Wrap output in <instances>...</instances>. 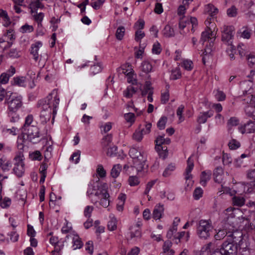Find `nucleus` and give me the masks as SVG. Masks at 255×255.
I'll return each mask as SVG.
<instances>
[{"label":"nucleus","mask_w":255,"mask_h":255,"mask_svg":"<svg viewBox=\"0 0 255 255\" xmlns=\"http://www.w3.org/2000/svg\"><path fill=\"white\" fill-rule=\"evenodd\" d=\"M213 115V112L208 111L207 112H201L198 117L197 121L199 124L205 123L208 118L211 117Z\"/></svg>","instance_id":"2eb2a0df"},{"label":"nucleus","mask_w":255,"mask_h":255,"mask_svg":"<svg viewBox=\"0 0 255 255\" xmlns=\"http://www.w3.org/2000/svg\"><path fill=\"white\" fill-rule=\"evenodd\" d=\"M143 134H144L141 130H136L133 133L132 138L137 142H140L143 138Z\"/></svg>","instance_id":"c756f323"},{"label":"nucleus","mask_w":255,"mask_h":255,"mask_svg":"<svg viewBox=\"0 0 255 255\" xmlns=\"http://www.w3.org/2000/svg\"><path fill=\"white\" fill-rule=\"evenodd\" d=\"M152 51L153 53L156 54H159L161 52V48L158 42H156L153 44Z\"/></svg>","instance_id":"680f3d73"},{"label":"nucleus","mask_w":255,"mask_h":255,"mask_svg":"<svg viewBox=\"0 0 255 255\" xmlns=\"http://www.w3.org/2000/svg\"><path fill=\"white\" fill-rule=\"evenodd\" d=\"M13 93L10 91L7 92L4 89H0V101H2L4 98L6 99V98L9 97V96H12Z\"/></svg>","instance_id":"ea45409f"},{"label":"nucleus","mask_w":255,"mask_h":255,"mask_svg":"<svg viewBox=\"0 0 255 255\" xmlns=\"http://www.w3.org/2000/svg\"><path fill=\"white\" fill-rule=\"evenodd\" d=\"M175 168V166L173 164H170L168 166L165 168V170L163 172V176L164 177H167L170 175L171 173V172L173 171Z\"/></svg>","instance_id":"58836bf2"},{"label":"nucleus","mask_w":255,"mask_h":255,"mask_svg":"<svg viewBox=\"0 0 255 255\" xmlns=\"http://www.w3.org/2000/svg\"><path fill=\"white\" fill-rule=\"evenodd\" d=\"M238 224L232 221L229 218L228 219L226 223H225L223 229L219 230L218 232L215 235V238L217 240H220L230 234L231 231L234 228H237Z\"/></svg>","instance_id":"20e7f679"},{"label":"nucleus","mask_w":255,"mask_h":255,"mask_svg":"<svg viewBox=\"0 0 255 255\" xmlns=\"http://www.w3.org/2000/svg\"><path fill=\"white\" fill-rule=\"evenodd\" d=\"M205 11L208 14L213 16L218 13V9L213 4L210 3L205 6Z\"/></svg>","instance_id":"b1692460"},{"label":"nucleus","mask_w":255,"mask_h":255,"mask_svg":"<svg viewBox=\"0 0 255 255\" xmlns=\"http://www.w3.org/2000/svg\"><path fill=\"white\" fill-rule=\"evenodd\" d=\"M202 195L203 190L201 188L198 187L195 189L193 193V197L195 199L198 200L202 196Z\"/></svg>","instance_id":"4d7b16f0"},{"label":"nucleus","mask_w":255,"mask_h":255,"mask_svg":"<svg viewBox=\"0 0 255 255\" xmlns=\"http://www.w3.org/2000/svg\"><path fill=\"white\" fill-rule=\"evenodd\" d=\"M185 70L190 71L193 69V64L191 60H185L181 65Z\"/></svg>","instance_id":"37998d69"},{"label":"nucleus","mask_w":255,"mask_h":255,"mask_svg":"<svg viewBox=\"0 0 255 255\" xmlns=\"http://www.w3.org/2000/svg\"><path fill=\"white\" fill-rule=\"evenodd\" d=\"M52 98V93L50 94L46 98L47 102L46 100H42L40 101L38 103L39 107H41L43 111H47L48 112V116L49 117L51 114V106H50L49 101Z\"/></svg>","instance_id":"f8f14e48"},{"label":"nucleus","mask_w":255,"mask_h":255,"mask_svg":"<svg viewBox=\"0 0 255 255\" xmlns=\"http://www.w3.org/2000/svg\"><path fill=\"white\" fill-rule=\"evenodd\" d=\"M229 146L231 149H236L240 147V143L235 139H232L229 142Z\"/></svg>","instance_id":"13d9d810"},{"label":"nucleus","mask_w":255,"mask_h":255,"mask_svg":"<svg viewBox=\"0 0 255 255\" xmlns=\"http://www.w3.org/2000/svg\"><path fill=\"white\" fill-rule=\"evenodd\" d=\"M167 121V118L166 117H162L157 124L158 128L160 130L164 129Z\"/></svg>","instance_id":"e433bc0d"},{"label":"nucleus","mask_w":255,"mask_h":255,"mask_svg":"<svg viewBox=\"0 0 255 255\" xmlns=\"http://www.w3.org/2000/svg\"><path fill=\"white\" fill-rule=\"evenodd\" d=\"M22 133L26 135L27 139L32 143H36L39 141V128L35 126L29 127L22 130Z\"/></svg>","instance_id":"423d86ee"},{"label":"nucleus","mask_w":255,"mask_h":255,"mask_svg":"<svg viewBox=\"0 0 255 255\" xmlns=\"http://www.w3.org/2000/svg\"><path fill=\"white\" fill-rule=\"evenodd\" d=\"M194 167L193 160L190 157L187 160V167L186 169V176L185 179L186 180L187 187L190 188L193 184V181L191 180L192 175L191 172Z\"/></svg>","instance_id":"9d476101"},{"label":"nucleus","mask_w":255,"mask_h":255,"mask_svg":"<svg viewBox=\"0 0 255 255\" xmlns=\"http://www.w3.org/2000/svg\"><path fill=\"white\" fill-rule=\"evenodd\" d=\"M33 120V116L31 115H28L25 118V124L22 128V130L28 128L29 127H32L33 125H31V124Z\"/></svg>","instance_id":"a19ab883"},{"label":"nucleus","mask_w":255,"mask_h":255,"mask_svg":"<svg viewBox=\"0 0 255 255\" xmlns=\"http://www.w3.org/2000/svg\"><path fill=\"white\" fill-rule=\"evenodd\" d=\"M145 36L144 32L140 30H138L135 33V40L137 42H140L141 39L143 38Z\"/></svg>","instance_id":"052dcab7"},{"label":"nucleus","mask_w":255,"mask_h":255,"mask_svg":"<svg viewBox=\"0 0 255 255\" xmlns=\"http://www.w3.org/2000/svg\"><path fill=\"white\" fill-rule=\"evenodd\" d=\"M221 248L224 255H236L239 248L237 245L227 241L224 242Z\"/></svg>","instance_id":"1a4fd4ad"},{"label":"nucleus","mask_w":255,"mask_h":255,"mask_svg":"<svg viewBox=\"0 0 255 255\" xmlns=\"http://www.w3.org/2000/svg\"><path fill=\"white\" fill-rule=\"evenodd\" d=\"M5 103L8 107V114L12 115L16 113L22 106L21 98L19 96H15L12 95L6 98Z\"/></svg>","instance_id":"7ed1b4c3"},{"label":"nucleus","mask_w":255,"mask_h":255,"mask_svg":"<svg viewBox=\"0 0 255 255\" xmlns=\"http://www.w3.org/2000/svg\"><path fill=\"white\" fill-rule=\"evenodd\" d=\"M249 65L251 67H254L255 68V55L252 54H248L246 55Z\"/></svg>","instance_id":"3c124183"},{"label":"nucleus","mask_w":255,"mask_h":255,"mask_svg":"<svg viewBox=\"0 0 255 255\" xmlns=\"http://www.w3.org/2000/svg\"><path fill=\"white\" fill-rule=\"evenodd\" d=\"M73 246L75 247L74 249H80L82 247L83 244L82 242L79 239L78 237L73 238Z\"/></svg>","instance_id":"69168bd1"},{"label":"nucleus","mask_w":255,"mask_h":255,"mask_svg":"<svg viewBox=\"0 0 255 255\" xmlns=\"http://www.w3.org/2000/svg\"><path fill=\"white\" fill-rule=\"evenodd\" d=\"M211 172L209 171H203L201 173L200 178V183L202 186H205L206 185V183L209 181L211 178Z\"/></svg>","instance_id":"4be33fe9"},{"label":"nucleus","mask_w":255,"mask_h":255,"mask_svg":"<svg viewBox=\"0 0 255 255\" xmlns=\"http://www.w3.org/2000/svg\"><path fill=\"white\" fill-rule=\"evenodd\" d=\"M155 142L156 143L155 148L157 151H159L163 147V144H169L170 143V139L169 138H165L164 135H158Z\"/></svg>","instance_id":"ddd939ff"},{"label":"nucleus","mask_w":255,"mask_h":255,"mask_svg":"<svg viewBox=\"0 0 255 255\" xmlns=\"http://www.w3.org/2000/svg\"><path fill=\"white\" fill-rule=\"evenodd\" d=\"M236 229L234 228V230L231 231L230 234L227 236L226 241L241 248L243 243V234L241 231Z\"/></svg>","instance_id":"39448f33"},{"label":"nucleus","mask_w":255,"mask_h":255,"mask_svg":"<svg viewBox=\"0 0 255 255\" xmlns=\"http://www.w3.org/2000/svg\"><path fill=\"white\" fill-rule=\"evenodd\" d=\"M164 211L163 205L159 204L155 206L153 211L152 217L155 220L160 219Z\"/></svg>","instance_id":"412c9836"},{"label":"nucleus","mask_w":255,"mask_h":255,"mask_svg":"<svg viewBox=\"0 0 255 255\" xmlns=\"http://www.w3.org/2000/svg\"><path fill=\"white\" fill-rule=\"evenodd\" d=\"M152 66L151 64L147 61H143L140 66V70L145 74H148L152 70Z\"/></svg>","instance_id":"393cba45"},{"label":"nucleus","mask_w":255,"mask_h":255,"mask_svg":"<svg viewBox=\"0 0 255 255\" xmlns=\"http://www.w3.org/2000/svg\"><path fill=\"white\" fill-rule=\"evenodd\" d=\"M133 73L131 72H129L127 74L128 82L131 83L132 85H137V82L136 79L133 77Z\"/></svg>","instance_id":"e2e57ef3"},{"label":"nucleus","mask_w":255,"mask_h":255,"mask_svg":"<svg viewBox=\"0 0 255 255\" xmlns=\"http://www.w3.org/2000/svg\"><path fill=\"white\" fill-rule=\"evenodd\" d=\"M99 186L98 190H97L95 195V196L98 198L103 197L104 195L108 193L107 191L108 186L106 183H102L99 181Z\"/></svg>","instance_id":"f3484780"},{"label":"nucleus","mask_w":255,"mask_h":255,"mask_svg":"<svg viewBox=\"0 0 255 255\" xmlns=\"http://www.w3.org/2000/svg\"><path fill=\"white\" fill-rule=\"evenodd\" d=\"M9 76L7 73H3L0 76V83L2 84L7 83L9 79Z\"/></svg>","instance_id":"bf43d9fd"},{"label":"nucleus","mask_w":255,"mask_h":255,"mask_svg":"<svg viewBox=\"0 0 255 255\" xmlns=\"http://www.w3.org/2000/svg\"><path fill=\"white\" fill-rule=\"evenodd\" d=\"M109 197L110 195L108 193L104 195L103 197L99 198L100 199V204L104 208L108 207L110 204Z\"/></svg>","instance_id":"bb28decb"},{"label":"nucleus","mask_w":255,"mask_h":255,"mask_svg":"<svg viewBox=\"0 0 255 255\" xmlns=\"http://www.w3.org/2000/svg\"><path fill=\"white\" fill-rule=\"evenodd\" d=\"M28 7L31 9V12L33 13L36 12L38 8H43L44 5L38 0H33L29 1Z\"/></svg>","instance_id":"a211bd4d"},{"label":"nucleus","mask_w":255,"mask_h":255,"mask_svg":"<svg viewBox=\"0 0 255 255\" xmlns=\"http://www.w3.org/2000/svg\"><path fill=\"white\" fill-rule=\"evenodd\" d=\"M42 45V43L40 41H37L31 45L30 53L33 56V58L35 61H37L38 59V51Z\"/></svg>","instance_id":"6ab92c4d"},{"label":"nucleus","mask_w":255,"mask_h":255,"mask_svg":"<svg viewBox=\"0 0 255 255\" xmlns=\"http://www.w3.org/2000/svg\"><path fill=\"white\" fill-rule=\"evenodd\" d=\"M213 35V34L211 29L207 27V29L202 33L200 41L202 42V44H203L204 42L209 39L212 40V39L214 38Z\"/></svg>","instance_id":"aec40b11"},{"label":"nucleus","mask_w":255,"mask_h":255,"mask_svg":"<svg viewBox=\"0 0 255 255\" xmlns=\"http://www.w3.org/2000/svg\"><path fill=\"white\" fill-rule=\"evenodd\" d=\"M166 90L165 92L161 94V102L162 104H165L168 101L169 98V93L168 90L169 85L166 86Z\"/></svg>","instance_id":"f704fd0d"},{"label":"nucleus","mask_w":255,"mask_h":255,"mask_svg":"<svg viewBox=\"0 0 255 255\" xmlns=\"http://www.w3.org/2000/svg\"><path fill=\"white\" fill-rule=\"evenodd\" d=\"M136 92V89L131 86L128 87L126 91L124 92V95L127 98H130L132 96L133 94Z\"/></svg>","instance_id":"2f4dec72"},{"label":"nucleus","mask_w":255,"mask_h":255,"mask_svg":"<svg viewBox=\"0 0 255 255\" xmlns=\"http://www.w3.org/2000/svg\"><path fill=\"white\" fill-rule=\"evenodd\" d=\"M223 163L224 165H229L232 162L231 156L227 153H224L222 157Z\"/></svg>","instance_id":"864d4df0"},{"label":"nucleus","mask_w":255,"mask_h":255,"mask_svg":"<svg viewBox=\"0 0 255 255\" xmlns=\"http://www.w3.org/2000/svg\"><path fill=\"white\" fill-rule=\"evenodd\" d=\"M44 17V14L42 12H40L39 13H36V14L34 15V18L35 21L38 24V26H41L42 24L41 22L43 19Z\"/></svg>","instance_id":"09e8293b"},{"label":"nucleus","mask_w":255,"mask_h":255,"mask_svg":"<svg viewBox=\"0 0 255 255\" xmlns=\"http://www.w3.org/2000/svg\"><path fill=\"white\" fill-rule=\"evenodd\" d=\"M239 123V120L235 117H232L228 121L227 127L228 130H230L232 127L237 126Z\"/></svg>","instance_id":"7c9ffc66"},{"label":"nucleus","mask_w":255,"mask_h":255,"mask_svg":"<svg viewBox=\"0 0 255 255\" xmlns=\"http://www.w3.org/2000/svg\"><path fill=\"white\" fill-rule=\"evenodd\" d=\"M34 28L32 25L25 24L21 27V31L22 33L31 32L33 31Z\"/></svg>","instance_id":"0e129e2a"},{"label":"nucleus","mask_w":255,"mask_h":255,"mask_svg":"<svg viewBox=\"0 0 255 255\" xmlns=\"http://www.w3.org/2000/svg\"><path fill=\"white\" fill-rule=\"evenodd\" d=\"M105 0H92L91 3V6L95 9H98L104 3Z\"/></svg>","instance_id":"49530a36"},{"label":"nucleus","mask_w":255,"mask_h":255,"mask_svg":"<svg viewBox=\"0 0 255 255\" xmlns=\"http://www.w3.org/2000/svg\"><path fill=\"white\" fill-rule=\"evenodd\" d=\"M14 160L15 162L13 170L16 175L18 177H21L24 172V163L23 162V155L19 154L16 155Z\"/></svg>","instance_id":"0eeeda50"},{"label":"nucleus","mask_w":255,"mask_h":255,"mask_svg":"<svg viewBox=\"0 0 255 255\" xmlns=\"http://www.w3.org/2000/svg\"><path fill=\"white\" fill-rule=\"evenodd\" d=\"M94 207L92 206H87L84 210V216L89 218L91 217V213L93 212Z\"/></svg>","instance_id":"338daca9"},{"label":"nucleus","mask_w":255,"mask_h":255,"mask_svg":"<svg viewBox=\"0 0 255 255\" xmlns=\"http://www.w3.org/2000/svg\"><path fill=\"white\" fill-rule=\"evenodd\" d=\"M163 34L166 37H170L174 36L173 29L169 25H166L163 30Z\"/></svg>","instance_id":"cd10ccee"},{"label":"nucleus","mask_w":255,"mask_h":255,"mask_svg":"<svg viewBox=\"0 0 255 255\" xmlns=\"http://www.w3.org/2000/svg\"><path fill=\"white\" fill-rule=\"evenodd\" d=\"M239 130L242 133H244L246 131L248 133H253L255 131V118L249 121L244 126L239 128Z\"/></svg>","instance_id":"9b49d317"},{"label":"nucleus","mask_w":255,"mask_h":255,"mask_svg":"<svg viewBox=\"0 0 255 255\" xmlns=\"http://www.w3.org/2000/svg\"><path fill=\"white\" fill-rule=\"evenodd\" d=\"M215 247L214 243L210 242L205 246V251L212 253L215 250Z\"/></svg>","instance_id":"774afa93"},{"label":"nucleus","mask_w":255,"mask_h":255,"mask_svg":"<svg viewBox=\"0 0 255 255\" xmlns=\"http://www.w3.org/2000/svg\"><path fill=\"white\" fill-rule=\"evenodd\" d=\"M245 200L243 197L235 196L233 198V202L234 205L242 206L244 205Z\"/></svg>","instance_id":"c85d7f7f"},{"label":"nucleus","mask_w":255,"mask_h":255,"mask_svg":"<svg viewBox=\"0 0 255 255\" xmlns=\"http://www.w3.org/2000/svg\"><path fill=\"white\" fill-rule=\"evenodd\" d=\"M246 115L249 117H253L255 115V106L251 105L247 106L245 108Z\"/></svg>","instance_id":"4c0bfd02"},{"label":"nucleus","mask_w":255,"mask_h":255,"mask_svg":"<svg viewBox=\"0 0 255 255\" xmlns=\"http://www.w3.org/2000/svg\"><path fill=\"white\" fill-rule=\"evenodd\" d=\"M213 232V226L208 220H201L197 226V233L199 237L203 239H208Z\"/></svg>","instance_id":"f03ea898"},{"label":"nucleus","mask_w":255,"mask_h":255,"mask_svg":"<svg viewBox=\"0 0 255 255\" xmlns=\"http://www.w3.org/2000/svg\"><path fill=\"white\" fill-rule=\"evenodd\" d=\"M177 227H176V226L174 225V226H172L168 230L166 235L168 239H171L172 237L174 238V236L177 235Z\"/></svg>","instance_id":"79ce46f5"},{"label":"nucleus","mask_w":255,"mask_h":255,"mask_svg":"<svg viewBox=\"0 0 255 255\" xmlns=\"http://www.w3.org/2000/svg\"><path fill=\"white\" fill-rule=\"evenodd\" d=\"M181 76V73L179 68H176L172 70L170 78L172 80H177Z\"/></svg>","instance_id":"c9c22d12"},{"label":"nucleus","mask_w":255,"mask_h":255,"mask_svg":"<svg viewBox=\"0 0 255 255\" xmlns=\"http://www.w3.org/2000/svg\"><path fill=\"white\" fill-rule=\"evenodd\" d=\"M227 14L229 17H235L238 14V9L235 7V6L233 5L227 9Z\"/></svg>","instance_id":"72a5a7b5"},{"label":"nucleus","mask_w":255,"mask_h":255,"mask_svg":"<svg viewBox=\"0 0 255 255\" xmlns=\"http://www.w3.org/2000/svg\"><path fill=\"white\" fill-rule=\"evenodd\" d=\"M129 154L133 159V166L137 171H141L146 161V155L142 148L132 147L129 151Z\"/></svg>","instance_id":"f257e3e1"},{"label":"nucleus","mask_w":255,"mask_h":255,"mask_svg":"<svg viewBox=\"0 0 255 255\" xmlns=\"http://www.w3.org/2000/svg\"><path fill=\"white\" fill-rule=\"evenodd\" d=\"M125 33V28L124 26H120L119 27L116 33V36L117 38L121 40L123 39Z\"/></svg>","instance_id":"473e14b6"},{"label":"nucleus","mask_w":255,"mask_h":255,"mask_svg":"<svg viewBox=\"0 0 255 255\" xmlns=\"http://www.w3.org/2000/svg\"><path fill=\"white\" fill-rule=\"evenodd\" d=\"M99 181L98 179L96 181H92L88 185V188L87 191V195L90 198L92 196L95 195V192H96L97 190H98L99 186Z\"/></svg>","instance_id":"4468645a"},{"label":"nucleus","mask_w":255,"mask_h":255,"mask_svg":"<svg viewBox=\"0 0 255 255\" xmlns=\"http://www.w3.org/2000/svg\"><path fill=\"white\" fill-rule=\"evenodd\" d=\"M122 170V165L118 164L115 165L111 171V175L114 178H116L119 176Z\"/></svg>","instance_id":"a878e982"},{"label":"nucleus","mask_w":255,"mask_h":255,"mask_svg":"<svg viewBox=\"0 0 255 255\" xmlns=\"http://www.w3.org/2000/svg\"><path fill=\"white\" fill-rule=\"evenodd\" d=\"M96 172L101 178H104L106 176V171L104 169L103 165L101 164L98 165Z\"/></svg>","instance_id":"de8ad7c7"},{"label":"nucleus","mask_w":255,"mask_h":255,"mask_svg":"<svg viewBox=\"0 0 255 255\" xmlns=\"http://www.w3.org/2000/svg\"><path fill=\"white\" fill-rule=\"evenodd\" d=\"M30 157L31 159L34 160H41L42 159V155L39 151H34L29 154Z\"/></svg>","instance_id":"603ef678"},{"label":"nucleus","mask_w":255,"mask_h":255,"mask_svg":"<svg viewBox=\"0 0 255 255\" xmlns=\"http://www.w3.org/2000/svg\"><path fill=\"white\" fill-rule=\"evenodd\" d=\"M235 28L233 26H225L222 33V40L228 43L230 48L233 49L234 46L232 44L231 40L232 39Z\"/></svg>","instance_id":"6e6552de"},{"label":"nucleus","mask_w":255,"mask_h":255,"mask_svg":"<svg viewBox=\"0 0 255 255\" xmlns=\"http://www.w3.org/2000/svg\"><path fill=\"white\" fill-rule=\"evenodd\" d=\"M112 127V123L111 122H108L101 126L100 128L102 132H104V133H106L111 130Z\"/></svg>","instance_id":"6e6d98bb"},{"label":"nucleus","mask_w":255,"mask_h":255,"mask_svg":"<svg viewBox=\"0 0 255 255\" xmlns=\"http://www.w3.org/2000/svg\"><path fill=\"white\" fill-rule=\"evenodd\" d=\"M214 180L216 182L221 183L223 181L224 178V171L222 167H217L213 173Z\"/></svg>","instance_id":"dca6fc26"},{"label":"nucleus","mask_w":255,"mask_h":255,"mask_svg":"<svg viewBox=\"0 0 255 255\" xmlns=\"http://www.w3.org/2000/svg\"><path fill=\"white\" fill-rule=\"evenodd\" d=\"M108 228L110 231H114L117 229V221L115 218H112L108 222Z\"/></svg>","instance_id":"5fc2aeb1"},{"label":"nucleus","mask_w":255,"mask_h":255,"mask_svg":"<svg viewBox=\"0 0 255 255\" xmlns=\"http://www.w3.org/2000/svg\"><path fill=\"white\" fill-rule=\"evenodd\" d=\"M11 82L13 85L24 87L25 85L26 78L24 77H16L13 78Z\"/></svg>","instance_id":"5701e85b"},{"label":"nucleus","mask_w":255,"mask_h":255,"mask_svg":"<svg viewBox=\"0 0 255 255\" xmlns=\"http://www.w3.org/2000/svg\"><path fill=\"white\" fill-rule=\"evenodd\" d=\"M243 29H245L241 32V37L244 38L249 39L251 37V30L247 27H244Z\"/></svg>","instance_id":"8fccbe9b"},{"label":"nucleus","mask_w":255,"mask_h":255,"mask_svg":"<svg viewBox=\"0 0 255 255\" xmlns=\"http://www.w3.org/2000/svg\"><path fill=\"white\" fill-rule=\"evenodd\" d=\"M128 182L129 185L131 186H136L139 183V179L136 176H129Z\"/></svg>","instance_id":"a18cd8bd"},{"label":"nucleus","mask_w":255,"mask_h":255,"mask_svg":"<svg viewBox=\"0 0 255 255\" xmlns=\"http://www.w3.org/2000/svg\"><path fill=\"white\" fill-rule=\"evenodd\" d=\"M102 145L104 147H107L110 145L112 140V136L111 134H108L103 138Z\"/></svg>","instance_id":"c03bdc74"}]
</instances>
